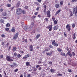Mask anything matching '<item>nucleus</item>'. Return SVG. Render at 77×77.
Wrapping results in <instances>:
<instances>
[{"instance_id": "4be33fe9", "label": "nucleus", "mask_w": 77, "mask_h": 77, "mask_svg": "<svg viewBox=\"0 0 77 77\" xmlns=\"http://www.w3.org/2000/svg\"><path fill=\"white\" fill-rule=\"evenodd\" d=\"M49 18H46L44 19V21H46V22H48L49 21V20H48Z\"/></svg>"}, {"instance_id": "6e6d98bb", "label": "nucleus", "mask_w": 77, "mask_h": 77, "mask_svg": "<svg viewBox=\"0 0 77 77\" xmlns=\"http://www.w3.org/2000/svg\"><path fill=\"white\" fill-rule=\"evenodd\" d=\"M72 54L73 56H75V53H74V52H72Z\"/></svg>"}, {"instance_id": "de8ad7c7", "label": "nucleus", "mask_w": 77, "mask_h": 77, "mask_svg": "<svg viewBox=\"0 0 77 77\" xmlns=\"http://www.w3.org/2000/svg\"><path fill=\"white\" fill-rule=\"evenodd\" d=\"M51 72H54V69H51L50 70Z\"/></svg>"}, {"instance_id": "20e7f679", "label": "nucleus", "mask_w": 77, "mask_h": 77, "mask_svg": "<svg viewBox=\"0 0 77 77\" xmlns=\"http://www.w3.org/2000/svg\"><path fill=\"white\" fill-rule=\"evenodd\" d=\"M53 27V25H50L48 26L47 27H46V28L48 29H49V31H51L52 30V28Z\"/></svg>"}, {"instance_id": "a19ab883", "label": "nucleus", "mask_w": 77, "mask_h": 77, "mask_svg": "<svg viewBox=\"0 0 77 77\" xmlns=\"http://www.w3.org/2000/svg\"><path fill=\"white\" fill-rule=\"evenodd\" d=\"M22 12V13L23 14H26V11L24 10H23Z\"/></svg>"}, {"instance_id": "0e129e2a", "label": "nucleus", "mask_w": 77, "mask_h": 77, "mask_svg": "<svg viewBox=\"0 0 77 77\" xmlns=\"http://www.w3.org/2000/svg\"><path fill=\"white\" fill-rule=\"evenodd\" d=\"M14 56H17V53H14Z\"/></svg>"}, {"instance_id": "39448f33", "label": "nucleus", "mask_w": 77, "mask_h": 77, "mask_svg": "<svg viewBox=\"0 0 77 77\" xmlns=\"http://www.w3.org/2000/svg\"><path fill=\"white\" fill-rule=\"evenodd\" d=\"M18 36V33H16L13 37V39H16Z\"/></svg>"}, {"instance_id": "a878e982", "label": "nucleus", "mask_w": 77, "mask_h": 77, "mask_svg": "<svg viewBox=\"0 0 77 77\" xmlns=\"http://www.w3.org/2000/svg\"><path fill=\"white\" fill-rule=\"evenodd\" d=\"M6 26H7V27H10V24L9 23H8L6 24Z\"/></svg>"}, {"instance_id": "680f3d73", "label": "nucleus", "mask_w": 77, "mask_h": 77, "mask_svg": "<svg viewBox=\"0 0 77 77\" xmlns=\"http://www.w3.org/2000/svg\"><path fill=\"white\" fill-rule=\"evenodd\" d=\"M25 56H26V57H30V55L29 54H26V55H25Z\"/></svg>"}, {"instance_id": "338daca9", "label": "nucleus", "mask_w": 77, "mask_h": 77, "mask_svg": "<svg viewBox=\"0 0 77 77\" xmlns=\"http://www.w3.org/2000/svg\"><path fill=\"white\" fill-rule=\"evenodd\" d=\"M39 66H40L39 65H37L36 66V68H39Z\"/></svg>"}, {"instance_id": "a18cd8bd", "label": "nucleus", "mask_w": 77, "mask_h": 77, "mask_svg": "<svg viewBox=\"0 0 77 77\" xmlns=\"http://www.w3.org/2000/svg\"><path fill=\"white\" fill-rule=\"evenodd\" d=\"M52 20L53 21H54V20H55V18H54V16H53L52 17Z\"/></svg>"}, {"instance_id": "412c9836", "label": "nucleus", "mask_w": 77, "mask_h": 77, "mask_svg": "<svg viewBox=\"0 0 77 77\" xmlns=\"http://www.w3.org/2000/svg\"><path fill=\"white\" fill-rule=\"evenodd\" d=\"M23 29L25 30H27V26H24L23 27Z\"/></svg>"}, {"instance_id": "b1692460", "label": "nucleus", "mask_w": 77, "mask_h": 77, "mask_svg": "<svg viewBox=\"0 0 77 77\" xmlns=\"http://www.w3.org/2000/svg\"><path fill=\"white\" fill-rule=\"evenodd\" d=\"M10 29L8 28H5V30L6 32H9V29Z\"/></svg>"}, {"instance_id": "9d476101", "label": "nucleus", "mask_w": 77, "mask_h": 77, "mask_svg": "<svg viewBox=\"0 0 77 77\" xmlns=\"http://www.w3.org/2000/svg\"><path fill=\"white\" fill-rule=\"evenodd\" d=\"M69 12L70 13V15L69 17H71L73 15V14H72V12L71 11V10H69Z\"/></svg>"}, {"instance_id": "5701e85b", "label": "nucleus", "mask_w": 77, "mask_h": 77, "mask_svg": "<svg viewBox=\"0 0 77 77\" xmlns=\"http://www.w3.org/2000/svg\"><path fill=\"white\" fill-rule=\"evenodd\" d=\"M40 37V34H38L36 36L35 38L36 39H38Z\"/></svg>"}, {"instance_id": "58836bf2", "label": "nucleus", "mask_w": 77, "mask_h": 77, "mask_svg": "<svg viewBox=\"0 0 77 77\" xmlns=\"http://www.w3.org/2000/svg\"><path fill=\"white\" fill-rule=\"evenodd\" d=\"M32 69H33V71H36L37 69H36V68L35 67H32Z\"/></svg>"}, {"instance_id": "ddd939ff", "label": "nucleus", "mask_w": 77, "mask_h": 77, "mask_svg": "<svg viewBox=\"0 0 77 77\" xmlns=\"http://www.w3.org/2000/svg\"><path fill=\"white\" fill-rule=\"evenodd\" d=\"M55 7L56 8H60V5L58 4H57L55 5Z\"/></svg>"}, {"instance_id": "052dcab7", "label": "nucleus", "mask_w": 77, "mask_h": 77, "mask_svg": "<svg viewBox=\"0 0 77 77\" xmlns=\"http://www.w3.org/2000/svg\"><path fill=\"white\" fill-rule=\"evenodd\" d=\"M75 16L76 17H77V11H75Z\"/></svg>"}, {"instance_id": "4d7b16f0", "label": "nucleus", "mask_w": 77, "mask_h": 77, "mask_svg": "<svg viewBox=\"0 0 77 77\" xmlns=\"http://www.w3.org/2000/svg\"><path fill=\"white\" fill-rule=\"evenodd\" d=\"M37 1L38 3H41L42 0H37Z\"/></svg>"}, {"instance_id": "a211bd4d", "label": "nucleus", "mask_w": 77, "mask_h": 77, "mask_svg": "<svg viewBox=\"0 0 77 77\" xmlns=\"http://www.w3.org/2000/svg\"><path fill=\"white\" fill-rule=\"evenodd\" d=\"M46 54L47 55H48V56H51L52 55V54H53V51H52V52L51 53H46Z\"/></svg>"}, {"instance_id": "6e6552de", "label": "nucleus", "mask_w": 77, "mask_h": 77, "mask_svg": "<svg viewBox=\"0 0 77 77\" xmlns=\"http://www.w3.org/2000/svg\"><path fill=\"white\" fill-rule=\"evenodd\" d=\"M33 26H34V23L32 22L29 28V29H32V28H33Z\"/></svg>"}, {"instance_id": "c03bdc74", "label": "nucleus", "mask_w": 77, "mask_h": 77, "mask_svg": "<svg viewBox=\"0 0 77 77\" xmlns=\"http://www.w3.org/2000/svg\"><path fill=\"white\" fill-rule=\"evenodd\" d=\"M54 23L55 24H57V21L55 20L54 21Z\"/></svg>"}, {"instance_id": "2eb2a0df", "label": "nucleus", "mask_w": 77, "mask_h": 77, "mask_svg": "<svg viewBox=\"0 0 77 77\" xmlns=\"http://www.w3.org/2000/svg\"><path fill=\"white\" fill-rule=\"evenodd\" d=\"M60 11H61V10L60 9L58 10V11L56 12V13L55 14V15H57V14H59V13L60 12Z\"/></svg>"}, {"instance_id": "72a5a7b5", "label": "nucleus", "mask_w": 77, "mask_h": 77, "mask_svg": "<svg viewBox=\"0 0 77 77\" xmlns=\"http://www.w3.org/2000/svg\"><path fill=\"white\" fill-rule=\"evenodd\" d=\"M23 59L24 60H27V57L26 56L25 57H23Z\"/></svg>"}, {"instance_id": "1a4fd4ad", "label": "nucleus", "mask_w": 77, "mask_h": 77, "mask_svg": "<svg viewBox=\"0 0 77 77\" xmlns=\"http://www.w3.org/2000/svg\"><path fill=\"white\" fill-rule=\"evenodd\" d=\"M67 54H68L70 56V57H71L72 56V53H71V51H68V53Z\"/></svg>"}, {"instance_id": "bb28decb", "label": "nucleus", "mask_w": 77, "mask_h": 77, "mask_svg": "<svg viewBox=\"0 0 77 77\" xmlns=\"http://www.w3.org/2000/svg\"><path fill=\"white\" fill-rule=\"evenodd\" d=\"M13 65L14 66H17V63H13Z\"/></svg>"}, {"instance_id": "8fccbe9b", "label": "nucleus", "mask_w": 77, "mask_h": 77, "mask_svg": "<svg viewBox=\"0 0 77 77\" xmlns=\"http://www.w3.org/2000/svg\"><path fill=\"white\" fill-rule=\"evenodd\" d=\"M47 16H48V17H51V15L50 14H47Z\"/></svg>"}, {"instance_id": "f704fd0d", "label": "nucleus", "mask_w": 77, "mask_h": 77, "mask_svg": "<svg viewBox=\"0 0 77 77\" xmlns=\"http://www.w3.org/2000/svg\"><path fill=\"white\" fill-rule=\"evenodd\" d=\"M60 5H63V1H61L60 2Z\"/></svg>"}, {"instance_id": "393cba45", "label": "nucleus", "mask_w": 77, "mask_h": 77, "mask_svg": "<svg viewBox=\"0 0 77 77\" xmlns=\"http://www.w3.org/2000/svg\"><path fill=\"white\" fill-rule=\"evenodd\" d=\"M75 38H76V37H75V33H74L73 34V39H75Z\"/></svg>"}, {"instance_id": "bf43d9fd", "label": "nucleus", "mask_w": 77, "mask_h": 77, "mask_svg": "<svg viewBox=\"0 0 77 77\" xmlns=\"http://www.w3.org/2000/svg\"><path fill=\"white\" fill-rule=\"evenodd\" d=\"M64 36H65V37H67V35H66V33H65V32H64Z\"/></svg>"}, {"instance_id": "09e8293b", "label": "nucleus", "mask_w": 77, "mask_h": 77, "mask_svg": "<svg viewBox=\"0 0 77 77\" xmlns=\"http://www.w3.org/2000/svg\"><path fill=\"white\" fill-rule=\"evenodd\" d=\"M14 7H12L10 8L11 11H13L14 10Z\"/></svg>"}, {"instance_id": "9b49d317", "label": "nucleus", "mask_w": 77, "mask_h": 77, "mask_svg": "<svg viewBox=\"0 0 77 77\" xmlns=\"http://www.w3.org/2000/svg\"><path fill=\"white\" fill-rule=\"evenodd\" d=\"M30 51H33V46L32 45H29V48Z\"/></svg>"}, {"instance_id": "69168bd1", "label": "nucleus", "mask_w": 77, "mask_h": 77, "mask_svg": "<svg viewBox=\"0 0 77 77\" xmlns=\"http://www.w3.org/2000/svg\"><path fill=\"white\" fill-rule=\"evenodd\" d=\"M18 71V69H16L14 70V72H17Z\"/></svg>"}, {"instance_id": "13d9d810", "label": "nucleus", "mask_w": 77, "mask_h": 77, "mask_svg": "<svg viewBox=\"0 0 77 77\" xmlns=\"http://www.w3.org/2000/svg\"><path fill=\"white\" fill-rule=\"evenodd\" d=\"M39 7H38L36 9V11H39Z\"/></svg>"}, {"instance_id": "79ce46f5", "label": "nucleus", "mask_w": 77, "mask_h": 77, "mask_svg": "<svg viewBox=\"0 0 77 77\" xmlns=\"http://www.w3.org/2000/svg\"><path fill=\"white\" fill-rule=\"evenodd\" d=\"M75 24L73 23V24H72V27H73V28H74V27H75Z\"/></svg>"}, {"instance_id": "4468645a", "label": "nucleus", "mask_w": 77, "mask_h": 77, "mask_svg": "<svg viewBox=\"0 0 77 77\" xmlns=\"http://www.w3.org/2000/svg\"><path fill=\"white\" fill-rule=\"evenodd\" d=\"M22 40H23L22 41V42H24V41H25V42H26V43H27V38H26V39H24V38H23Z\"/></svg>"}, {"instance_id": "473e14b6", "label": "nucleus", "mask_w": 77, "mask_h": 77, "mask_svg": "<svg viewBox=\"0 0 77 77\" xmlns=\"http://www.w3.org/2000/svg\"><path fill=\"white\" fill-rule=\"evenodd\" d=\"M30 65V63L29 62H26V66H29Z\"/></svg>"}, {"instance_id": "e433bc0d", "label": "nucleus", "mask_w": 77, "mask_h": 77, "mask_svg": "<svg viewBox=\"0 0 77 77\" xmlns=\"http://www.w3.org/2000/svg\"><path fill=\"white\" fill-rule=\"evenodd\" d=\"M77 0H72L71 1L72 3H74V2H75V3L76 2H77Z\"/></svg>"}, {"instance_id": "7ed1b4c3", "label": "nucleus", "mask_w": 77, "mask_h": 77, "mask_svg": "<svg viewBox=\"0 0 77 77\" xmlns=\"http://www.w3.org/2000/svg\"><path fill=\"white\" fill-rule=\"evenodd\" d=\"M56 42V41L54 40L52 42V44L53 45H54V46H56V47H57L59 45L56 42Z\"/></svg>"}, {"instance_id": "2f4dec72", "label": "nucleus", "mask_w": 77, "mask_h": 77, "mask_svg": "<svg viewBox=\"0 0 77 77\" xmlns=\"http://www.w3.org/2000/svg\"><path fill=\"white\" fill-rule=\"evenodd\" d=\"M34 4H35V5H37L38 6H39L40 5H39V4L38 3V2H34Z\"/></svg>"}, {"instance_id": "f257e3e1", "label": "nucleus", "mask_w": 77, "mask_h": 77, "mask_svg": "<svg viewBox=\"0 0 77 77\" xmlns=\"http://www.w3.org/2000/svg\"><path fill=\"white\" fill-rule=\"evenodd\" d=\"M16 13L17 15H20L22 14V9L21 8H17L16 10Z\"/></svg>"}, {"instance_id": "c756f323", "label": "nucleus", "mask_w": 77, "mask_h": 77, "mask_svg": "<svg viewBox=\"0 0 77 77\" xmlns=\"http://www.w3.org/2000/svg\"><path fill=\"white\" fill-rule=\"evenodd\" d=\"M57 50L60 52H61V51H62V49H61L60 48H57Z\"/></svg>"}, {"instance_id": "603ef678", "label": "nucleus", "mask_w": 77, "mask_h": 77, "mask_svg": "<svg viewBox=\"0 0 77 77\" xmlns=\"http://www.w3.org/2000/svg\"><path fill=\"white\" fill-rule=\"evenodd\" d=\"M17 57L18 58H20V57H21V55L19 54L18 55Z\"/></svg>"}, {"instance_id": "cd10ccee", "label": "nucleus", "mask_w": 77, "mask_h": 77, "mask_svg": "<svg viewBox=\"0 0 77 77\" xmlns=\"http://www.w3.org/2000/svg\"><path fill=\"white\" fill-rule=\"evenodd\" d=\"M73 14H75V8H73Z\"/></svg>"}, {"instance_id": "0eeeda50", "label": "nucleus", "mask_w": 77, "mask_h": 77, "mask_svg": "<svg viewBox=\"0 0 77 77\" xmlns=\"http://www.w3.org/2000/svg\"><path fill=\"white\" fill-rule=\"evenodd\" d=\"M47 5H44L43 6V12H46L45 11H47Z\"/></svg>"}, {"instance_id": "49530a36", "label": "nucleus", "mask_w": 77, "mask_h": 77, "mask_svg": "<svg viewBox=\"0 0 77 77\" xmlns=\"http://www.w3.org/2000/svg\"><path fill=\"white\" fill-rule=\"evenodd\" d=\"M57 76H62V75L61 74L58 73L57 75Z\"/></svg>"}, {"instance_id": "6ab92c4d", "label": "nucleus", "mask_w": 77, "mask_h": 77, "mask_svg": "<svg viewBox=\"0 0 77 77\" xmlns=\"http://www.w3.org/2000/svg\"><path fill=\"white\" fill-rule=\"evenodd\" d=\"M0 23H1V24H5V20H3V19H1L0 20Z\"/></svg>"}, {"instance_id": "aec40b11", "label": "nucleus", "mask_w": 77, "mask_h": 77, "mask_svg": "<svg viewBox=\"0 0 77 77\" xmlns=\"http://www.w3.org/2000/svg\"><path fill=\"white\" fill-rule=\"evenodd\" d=\"M20 1H19L18 2L17 5H16V7L18 8H19V6H20Z\"/></svg>"}, {"instance_id": "423d86ee", "label": "nucleus", "mask_w": 77, "mask_h": 77, "mask_svg": "<svg viewBox=\"0 0 77 77\" xmlns=\"http://www.w3.org/2000/svg\"><path fill=\"white\" fill-rule=\"evenodd\" d=\"M66 29H67V30L68 31H70L71 30V27H70V26H69V25L67 24L66 26Z\"/></svg>"}, {"instance_id": "774afa93", "label": "nucleus", "mask_w": 77, "mask_h": 77, "mask_svg": "<svg viewBox=\"0 0 77 77\" xmlns=\"http://www.w3.org/2000/svg\"><path fill=\"white\" fill-rule=\"evenodd\" d=\"M75 10H76L75 12H77V6H76L75 7Z\"/></svg>"}, {"instance_id": "c85d7f7f", "label": "nucleus", "mask_w": 77, "mask_h": 77, "mask_svg": "<svg viewBox=\"0 0 77 77\" xmlns=\"http://www.w3.org/2000/svg\"><path fill=\"white\" fill-rule=\"evenodd\" d=\"M6 6L8 7H11V5L10 4H8L6 5Z\"/></svg>"}, {"instance_id": "7c9ffc66", "label": "nucleus", "mask_w": 77, "mask_h": 77, "mask_svg": "<svg viewBox=\"0 0 77 77\" xmlns=\"http://www.w3.org/2000/svg\"><path fill=\"white\" fill-rule=\"evenodd\" d=\"M49 47H50V48H52L53 49L54 48V47H53V46L52 45H49Z\"/></svg>"}, {"instance_id": "5fc2aeb1", "label": "nucleus", "mask_w": 77, "mask_h": 77, "mask_svg": "<svg viewBox=\"0 0 77 77\" xmlns=\"http://www.w3.org/2000/svg\"><path fill=\"white\" fill-rule=\"evenodd\" d=\"M3 57V55H0V59H2Z\"/></svg>"}, {"instance_id": "f8f14e48", "label": "nucleus", "mask_w": 77, "mask_h": 77, "mask_svg": "<svg viewBox=\"0 0 77 77\" xmlns=\"http://www.w3.org/2000/svg\"><path fill=\"white\" fill-rule=\"evenodd\" d=\"M15 31H16V30H15V27H13L11 29V31L12 32H15Z\"/></svg>"}, {"instance_id": "f03ea898", "label": "nucleus", "mask_w": 77, "mask_h": 77, "mask_svg": "<svg viewBox=\"0 0 77 77\" xmlns=\"http://www.w3.org/2000/svg\"><path fill=\"white\" fill-rule=\"evenodd\" d=\"M6 60L8 62H10V61L11 62H12V61H13V60L11 59V57L8 55L7 56L6 58Z\"/></svg>"}, {"instance_id": "37998d69", "label": "nucleus", "mask_w": 77, "mask_h": 77, "mask_svg": "<svg viewBox=\"0 0 77 77\" xmlns=\"http://www.w3.org/2000/svg\"><path fill=\"white\" fill-rule=\"evenodd\" d=\"M2 37H3V38H5L6 37V35H5L4 34H2L1 35Z\"/></svg>"}, {"instance_id": "4c0bfd02", "label": "nucleus", "mask_w": 77, "mask_h": 77, "mask_svg": "<svg viewBox=\"0 0 77 77\" xmlns=\"http://www.w3.org/2000/svg\"><path fill=\"white\" fill-rule=\"evenodd\" d=\"M31 74H27V77H31Z\"/></svg>"}, {"instance_id": "c9c22d12", "label": "nucleus", "mask_w": 77, "mask_h": 77, "mask_svg": "<svg viewBox=\"0 0 77 77\" xmlns=\"http://www.w3.org/2000/svg\"><path fill=\"white\" fill-rule=\"evenodd\" d=\"M17 48L15 47H14L13 48V51H16V50H17Z\"/></svg>"}, {"instance_id": "e2e57ef3", "label": "nucleus", "mask_w": 77, "mask_h": 77, "mask_svg": "<svg viewBox=\"0 0 77 77\" xmlns=\"http://www.w3.org/2000/svg\"><path fill=\"white\" fill-rule=\"evenodd\" d=\"M0 12H2V11H3V8L0 9Z\"/></svg>"}, {"instance_id": "dca6fc26", "label": "nucleus", "mask_w": 77, "mask_h": 77, "mask_svg": "<svg viewBox=\"0 0 77 77\" xmlns=\"http://www.w3.org/2000/svg\"><path fill=\"white\" fill-rule=\"evenodd\" d=\"M53 29L54 30H57L59 28L57 26H55L54 27Z\"/></svg>"}, {"instance_id": "864d4df0", "label": "nucleus", "mask_w": 77, "mask_h": 77, "mask_svg": "<svg viewBox=\"0 0 77 77\" xmlns=\"http://www.w3.org/2000/svg\"><path fill=\"white\" fill-rule=\"evenodd\" d=\"M68 72H72V71H71V70L69 69H68Z\"/></svg>"}, {"instance_id": "3c124183", "label": "nucleus", "mask_w": 77, "mask_h": 77, "mask_svg": "<svg viewBox=\"0 0 77 77\" xmlns=\"http://www.w3.org/2000/svg\"><path fill=\"white\" fill-rule=\"evenodd\" d=\"M47 14H50V11L48 10L47 12Z\"/></svg>"}, {"instance_id": "ea45409f", "label": "nucleus", "mask_w": 77, "mask_h": 77, "mask_svg": "<svg viewBox=\"0 0 77 77\" xmlns=\"http://www.w3.org/2000/svg\"><path fill=\"white\" fill-rule=\"evenodd\" d=\"M6 42H2V45L4 46L5 45V43H6Z\"/></svg>"}, {"instance_id": "f3484780", "label": "nucleus", "mask_w": 77, "mask_h": 77, "mask_svg": "<svg viewBox=\"0 0 77 77\" xmlns=\"http://www.w3.org/2000/svg\"><path fill=\"white\" fill-rule=\"evenodd\" d=\"M2 15H3V16L5 17V16H6V15H7V13H6V12H3L2 14Z\"/></svg>"}]
</instances>
